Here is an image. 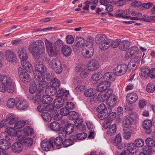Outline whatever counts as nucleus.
Here are the masks:
<instances>
[{
	"instance_id": "nucleus-57",
	"label": "nucleus",
	"mask_w": 155,
	"mask_h": 155,
	"mask_svg": "<svg viewBox=\"0 0 155 155\" xmlns=\"http://www.w3.org/2000/svg\"><path fill=\"white\" fill-rule=\"evenodd\" d=\"M102 74L98 72L94 73L92 76L91 78L93 81H97L102 78Z\"/></svg>"
},
{
	"instance_id": "nucleus-47",
	"label": "nucleus",
	"mask_w": 155,
	"mask_h": 155,
	"mask_svg": "<svg viewBox=\"0 0 155 155\" xmlns=\"http://www.w3.org/2000/svg\"><path fill=\"white\" fill-rule=\"evenodd\" d=\"M51 104H48L46 106L43 104H41L37 107V109L40 112H43L45 111H48Z\"/></svg>"
},
{
	"instance_id": "nucleus-12",
	"label": "nucleus",
	"mask_w": 155,
	"mask_h": 155,
	"mask_svg": "<svg viewBox=\"0 0 155 155\" xmlns=\"http://www.w3.org/2000/svg\"><path fill=\"white\" fill-rule=\"evenodd\" d=\"M16 108L20 110H23L27 108L28 104L26 100L18 99L15 103Z\"/></svg>"
},
{
	"instance_id": "nucleus-48",
	"label": "nucleus",
	"mask_w": 155,
	"mask_h": 155,
	"mask_svg": "<svg viewBox=\"0 0 155 155\" xmlns=\"http://www.w3.org/2000/svg\"><path fill=\"white\" fill-rule=\"evenodd\" d=\"M73 140L70 138L67 139L63 141V145L64 147H67L73 145L74 143Z\"/></svg>"
},
{
	"instance_id": "nucleus-61",
	"label": "nucleus",
	"mask_w": 155,
	"mask_h": 155,
	"mask_svg": "<svg viewBox=\"0 0 155 155\" xmlns=\"http://www.w3.org/2000/svg\"><path fill=\"white\" fill-rule=\"evenodd\" d=\"M89 73V69H85L81 71L80 74V76L82 78H85L87 76Z\"/></svg>"
},
{
	"instance_id": "nucleus-32",
	"label": "nucleus",
	"mask_w": 155,
	"mask_h": 155,
	"mask_svg": "<svg viewBox=\"0 0 155 155\" xmlns=\"http://www.w3.org/2000/svg\"><path fill=\"white\" fill-rule=\"evenodd\" d=\"M54 106L56 108H60L63 106L64 103V100L61 97L56 98L54 101Z\"/></svg>"
},
{
	"instance_id": "nucleus-64",
	"label": "nucleus",
	"mask_w": 155,
	"mask_h": 155,
	"mask_svg": "<svg viewBox=\"0 0 155 155\" xmlns=\"http://www.w3.org/2000/svg\"><path fill=\"white\" fill-rule=\"evenodd\" d=\"M144 149L146 154L148 155H152L154 151L153 148L150 147H145Z\"/></svg>"
},
{
	"instance_id": "nucleus-58",
	"label": "nucleus",
	"mask_w": 155,
	"mask_h": 155,
	"mask_svg": "<svg viewBox=\"0 0 155 155\" xmlns=\"http://www.w3.org/2000/svg\"><path fill=\"white\" fill-rule=\"evenodd\" d=\"M108 110L107 108L106 107L105 105L104 104H101L99 105L97 109V112H101L102 111H107Z\"/></svg>"
},
{
	"instance_id": "nucleus-54",
	"label": "nucleus",
	"mask_w": 155,
	"mask_h": 155,
	"mask_svg": "<svg viewBox=\"0 0 155 155\" xmlns=\"http://www.w3.org/2000/svg\"><path fill=\"white\" fill-rule=\"evenodd\" d=\"M82 123V122H81L80 121L74 123L75 126L78 130H84L85 129V125Z\"/></svg>"
},
{
	"instance_id": "nucleus-29",
	"label": "nucleus",
	"mask_w": 155,
	"mask_h": 155,
	"mask_svg": "<svg viewBox=\"0 0 155 155\" xmlns=\"http://www.w3.org/2000/svg\"><path fill=\"white\" fill-rule=\"evenodd\" d=\"M114 145L119 149H121L123 147V144L121 141V138L120 134L117 135L114 140Z\"/></svg>"
},
{
	"instance_id": "nucleus-15",
	"label": "nucleus",
	"mask_w": 155,
	"mask_h": 155,
	"mask_svg": "<svg viewBox=\"0 0 155 155\" xmlns=\"http://www.w3.org/2000/svg\"><path fill=\"white\" fill-rule=\"evenodd\" d=\"M5 138L10 140H12L14 137V136L16 134V131L13 128L11 127L9 129H5Z\"/></svg>"
},
{
	"instance_id": "nucleus-40",
	"label": "nucleus",
	"mask_w": 155,
	"mask_h": 155,
	"mask_svg": "<svg viewBox=\"0 0 155 155\" xmlns=\"http://www.w3.org/2000/svg\"><path fill=\"white\" fill-rule=\"evenodd\" d=\"M63 44V41L59 39L57 40L54 44V48L55 53H56V56L57 55V53L58 52L59 50L60 47Z\"/></svg>"
},
{
	"instance_id": "nucleus-24",
	"label": "nucleus",
	"mask_w": 155,
	"mask_h": 155,
	"mask_svg": "<svg viewBox=\"0 0 155 155\" xmlns=\"http://www.w3.org/2000/svg\"><path fill=\"white\" fill-rule=\"evenodd\" d=\"M46 79L48 81H51V86L53 87H58L61 85L60 81L59 79L56 78H52L49 74L47 76Z\"/></svg>"
},
{
	"instance_id": "nucleus-7",
	"label": "nucleus",
	"mask_w": 155,
	"mask_h": 155,
	"mask_svg": "<svg viewBox=\"0 0 155 155\" xmlns=\"http://www.w3.org/2000/svg\"><path fill=\"white\" fill-rule=\"evenodd\" d=\"M127 69V65L122 64L117 66L114 70V73L115 75L121 76L126 72Z\"/></svg>"
},
{
	"instance_id": "nucleus-18",
	"label": "nucleus",
	"mask_w": 155,
	"mask_h": 155,
	"mask_svg": "<svg viewBox=\"0 0 155 155\" xmlns=\"http://www.w3.org/2000/svg\"><path fill=\"white\" fill-rule=\"evenodd\" d=\"M117 102V98L116 96L112 94L108 95L106 100L107 105L110 107H114L116 105Z\"/></svg>"
},
{
	"instance_id": "nucleus-11",
	"label": "nucleus",
	"mask_w": 155,
	"mask_h": 155,
	"mask_svg": "<svg viewBox=\"0 0 155 155\" xmlns=\"http://www.w3.org/2000/svg\"><path fill=\"white\" fill-rule=\"evenodd\" d=\"M50 138L49 139V141L47 140H44L41 143V146L42 150L43 151H48L51 148H54V146L52 143L50 141Z\"/></svg>"
},
{
	"instance_id": "nucleus-28",
	"label": "nucleus",
	"mask_w": 155,
	"mask_h": 155,
	"mask_svg": "<svg viewBox=\"0 0 155 155\" xmlns=\"http://www.w3.org/2000/svg\"><path fill=\"white\" fill-rule=\"evenodd\" d=\"M104 127L105 128L107 129V133L108 135L110 136L114 135L116 133L117 130V127L116 124H114L110 125L108 128L107 126L105 124Z\"/></svg>"
},
{
	"instance_id": "nucleus-62",
	"label": "nucleus",
	"mask_w": 155,
	"mask_h": 155,
	"mask_svg": "<svg viewBox=\"0 0 155 155\" xmlns=\"http://www.w3.org/2000/svg\"><path fill=\"white\" fill-rule=\"evenodd\" d=\"M128 49L130 53H131V54L133 55L137 54V53L138 52L139 50L138 48L135 46H134L130 47Z\"/></svg>"
},
{
	"instance_id": "nucleus-60",
	"label": "nucleus",
	"mask_w": 155,
	"mask_h": 155,
	"mask_svg": "<svg viewBox=\"0 0 155 155\" xmlns=\"http://www.w3.org/2000/svg\"><path fill=\"white\" fill-rule=\"evenodd\" d=\"M70 111L66 107L61 109L60 110V114L62 116H66L69 114Z\"/></svg>"
},
{
	"instance_id": "nucleus-17",
	"label": "nucleus",
	"mask_w": 155,
	"mask_h": 155,
	"mask_svg": "<svg viewBox=\"0 0 155 155\" xmlns=\"http://www.w3.org/2000/svg\"><path fill=\"white\" fill-rule=\"evenodd\" d=\"M140 60L137 58H135L132 59L129 63L127 66V69L128 68L130 71L132 70L135 69L137 67Z\"/></svg>"
},
{
	"instance_id": "nucleus-56",
	"label": "nucleus",
	"mask_w": 155,
	"mask_h": 155,
	"mask_svg": "<svg viewBox=\"0 0 155 155\" xmlns=\"http://www.w3.org/2000/svg\"><path fill=\"white\" fill-rule=\"evenodd\" d=\"M15 100L13 98H10L7 101V106L9 108H12L15 105Z\"/></svg>"
},
{
	"instance_id": "nucleus-53",
	"label": "nucleus",
	"mask_w": 155,
	"mask_h": 155,
	"mask_svg": "<svg viewBox=\"0 0 155 155\" xmlns=\"http://www.w3.org/2000/svg\"><path fill=\"white\" fill-rule=\"evenodd\" d=\"M120 39L119 38L117 39L116 40L111 41L110 43V46L113 48H117L120 45Z\"/></svg>"
},
{
	"instance_id": "nucleus-13",
	"label": "nucleus",
	"mask_w": 155,
	"mask_h": 155,
	"mask_svg": "<svg viewBox=\"0 0 155 155\" xmlns=\"http://www.w3.org/2000/svg\"><path fill=\"white\" fill-rule=\"evenodd\" d=\"M68 117L71 120H75L74 123L78 121H80L81 122H83V119L79 117V114L74 111H70L68 115Z\"/></svg>"
},
{
	"instance_id": "nucleus-33",
	"label": "nucleus",
	"mask_w": 155,
	"mask_h": 155,
	"mask_svg": "<svg viewBox=\"0 0 155 155\" xmlns=\"http://www.w3.org/2000/svg\"><path fill=\"white\" fill-rule=\"evenodd\" d=\"M63 140L60 137H58L55 139L54 137H52L50 138V141L53 144L54 143L55 145L60 147L63 144Z\"/></svg>"
},
{
	"instance_id": "nucleus-31",
	"label": "nucleus",
	"mask_w": 155,
	"mask_h": 155,
	"mask_svg": "<svg viewBox=\"0 0 155 155\" xmlns=\"http://www.w3.org/2000/svg\"><path fill=\"white\" fill-rule=\"evenodd\" d=\"M61 52L65 56H69L71 54L72 50L71 47L67 45H63L62 47Z\"/></svg>"
},
{
	"instance_id": "nucleus-41",
	"label": "nucleus",
	"mask_w": 155,
	"mask_h": 155,
	"mask_svg": "<svg viewBox=\"0 0 155 155\" xmlns=\"http://www.w3.org/2000/svg\"><path fill=\"white\" fill-rule=\"evenodd\" d=\"M110 40H107L104 42L100 43L99 44V47L101 50H105L108 49L110 47Z\"/></svg>"
},
{
	"instance_id": "nucleus-1",
	"label": "nucleus",
	"mask_w": 155,
	"mask_h": 155,
	"mask_svg": "<svg viewBox=\"0 0 155 155\" xmlns=\"http://www.w3.org/2000/svg\"><path fill=\"white\" fill-rule=\"evenodd\" d=\"M29 48L31 53L36 59L38 60L41 56L42 60L49 65V63L51 60L45 53V44L42 40L36 41L29 45Z\"/></svg>"
},
{
	"instance_id": "nucleus-5",
	"label": "nucleus",
	"mask_w": 155,
	"mask_h": 155,
	"mask_svg": "<svg viewBox=\"0 0 155 155\" xmlns=\"http://www.w3.org/2000/svg\"><path fill=\"white\" fill-rule=\"evenodd\" d=\"M49 65L57 74H60L62 71L61 63L58 59H53L51 60L49 63Z\"/></svg>"
},
{
	"instance_id": "nucleus-16",
	"label": "nucleus",
	"mask_w": 155,
	"mask_h": 155,
	"mask_svg": "<svg viewBox=\"0 0 155 155\" xmlns=\"http://www.w3.org/2000/svg\"><path fill=\"white\" fill-rule=\"evenodd\" d=\"M5 55L9 62H16L17 58L13 51L10 50H7L5 52Z\"/></svg>"
},
{
	"instance_id": "nucleus-46",
	"label": "nucleus",
	"mask_w": 155,
	"mask_h": 155,
	"mask_svg": "<svg viewBox=\"0 0 155 155\" xmlns=\"http://www.w3.org/2000/svg\"><path fill=\"white\" fill-rule=\"evenodd\" d=\"M41 116L43 120L46 122H49L51 120V114L47 112H43L41 114Z\"/></svg>"
},
{
	"instance_id": "nucleus-44",
	"label": "nucleus",
	"mask_w": 155,
	"mask_h": 155,
	"mask_svg": "<svg viewBox=\"0 0 155 155\" xmlns=\"http://www.w3.org/2000/svg\"><path fill=\"white\" fill-rule=\"evenodd\" d=\"M21 140V142L24 143L27 147H30L31 146L33 143V140L32 138L29 137Z\"/></svg>"
},
{
	"instance_id": "nucleus-63",
	"label": "nucleus",
	"mask_w": 155,
	"mask_h": 155,
	"mask_svg": "<svg viewBox=\"0 0 155 155\" xmlns=\"http://www.w3.org/2000/svg\"><path fill=\"white\" fill-rule=\"evenodd\" d=\"M135 143L137 148H138V147H141L144 145V141L143 140L138 139L135 140Z\"/></svg>"
},
{
	"instance_id": "nucleus-9",
	"label": "nucleus",
	"mask_w": 155,
	"mask_h": 155,
	"mask_svg": "<svg viewBox=\"0 0 155 155\" xmlns=\"http://www.w3.org/2000/svg\"><path fill=\"white\" fill-rule=\"evenodd\" d=\"M94 49L93 45H91L89 47L86 46L82 51V53L84 57L86 58H89L93 55Z\"/></svg>"
},
{
	"instance_id": "nucleus-19",
	"label": "nucleus",
	"mask_w": 155,
	"mask_h": 155,
	"mask_svg": "<svg viewBox=\"0 0 155 155\" xmlns=\"http://www.w3.org/2000/svg\"><path fill=\"white\" fill-rule=\"evenodd\" d=\"M127 102L130 104H132L135 102L138 99L137 94L135 93H131L128 94L126 96Z\"/></svg>"
},
{
	"instance_id": "nucleus-59",
	"label": "nucleus",
	"mask_w": 155,
	"mask_h": 155,
	"mask_svg": "<svg viewBox=\"0 0 155 155\" xmlns=\"http://www.w3.org/2000/svg\"><path fill=\"white\" fill-rule=\"evenodd\" d=\"M37 87L35 83L31 84L29 90V92L31 94H34L36 91Z\"/></svg>"
},
{
	"instance_id": "nucleus-39",
	"label": "nucleus",
	"mask_w": 155,
	"mask_h": 155,
	"mask_svg": "<svg viewBox=\"0 0 155 155\" xmlns=\"http://www.w3.org/2000/svg\"><path fill=\"white\" fill-rule=\"evenodd\" d=\"M50 128L55 132H57L61 127V124L56 121L51 122L50 124Z\"/></svg>"
},
{
	"instance_id": "nucleus-27",
	"label": "nucleus",
	"mask_w": 155,
	"mask_h": 155,
	"mask_svg": "<svg viewBox=\"0 0 155 155\" xmlns=\"http://www.w3.org/2000/svg\"><path fill=\"white\" fill-rule=\"evenodd\" d=\"M11 147L10 142L7 139H1L0 140V148L2 149L8 150Z\"/></svg>"
},
{
	"instance_id": "nucleus-42",
	"label": "nucleus",
	"mask_w": 155,
	"mask_h": 155,
	"mask_svg": "<svg viewBox=\"0 0 155 155\" xmlns=\"http://www.w3.org/2000/svg\"><path fill=\"white\" fill-rule=\"evenodd\" d=\"M53 100V98L49 95H44L42 97L41 102L43 104H49Z\"/></svg>"
},
{
	"instance_id": "nucleus-34",
	"label": "nucleus",
	"mask_w": 155,
	"mask_h": 155,
	"mask_svg": "<svg viewBox=\"0 0 155 155\" xmlns=\"http://www.w3.org/2000/svg\"><path fill=\"white\" fill-rule=\"evenodd\" d=\"M18 53L19 58L21 59L26 60L28 58L26 50L24 48L19 49Z\"/></svg>"
},
{
	"instance_id": "nucleus-8",
	"label": "nucleus",
	"mask_w": 155,
	"mask_h": 155,
	"mask_svg": "<svg viewBox=\"0 0 155 155\" xmlns=\"http://www.w3.org/2000/svg\"><path fill=\"white\" fill-rule=\"evenodd\" d=\"M142 74L145 77H150L153 78H155V68H150L149 67L147 66L143 69Z\"/></svg>"
},
{
	"instance_id": "nucleus-45",
	"label": "nucleus",
	"mask_w": 155,
	"mask_h": 155,
	"mask_svg": "<svg viewBox=\"0 0 155 155\" xmlns=\"http://www.w3.org/2000/svg\"><path fill=\"white\" fill-rule=\"evenodd\" d=\"M96 91L95 89L90 88L85 91L84 92V95L87 97H90L95 94Z\"/></svg>"
},
{
	"instance_id": "nucleus-20",
	"label": "nucleus",
	"mask_w": 155,
	"mask_h": 155,
	"mask_svg": "<svg viewBox=\"0 0 155 155\" xmlns=\"http://www.w3.org/2000/svg\"><path fill=\"white\" fill-rule=\"evenodd\" d=\"M111 110H109L108 108V114L107 115V117L106 119V121L104 122V124L107 125L109 123L114 120L116 117V114L115 112H111Z\"/></svg>"
},
{
	"instance_id": "nucleus-4",
	"label": "nucleus",
	"mask_w": 155,
	"mask_h": 155,
	"mask_svg": "<svg viewBox=\"0 0 155 155\" xmlns=\"http://www.w3.org/2000/svg\"><path fill=\"white\" fill-rule=\"evenodd\" d=\"M0 80L2 84L6 86L8 92L12 93L13 92L14 87L13 81L10 77L1 75H0Z\"/></svg>"
},
{
	"instance_id": "nucleus-37",
	"label": "nucleus",
	"mask_w": 155,
	"mask_h": 155,
	"mask_svg": "<svg viewBox=\"0 0 155 155\" xmlns=\"http://www.w3.org/2000/svg\"><path fill=\"white\" fill-rule=\"evenodd\" d=\"M57 88L52 86H49L47 87L45 89V92L49 95L53 96L57 93Z\"/></svg>"
},
{
	"instance_id": "nucleus-22",
	"label": "nucleus",
	"mask_w": 155,
	"mask_h": 155,
	"mask_svg": "<svg viewBox=\"0 0 155 155\" xmlns=\"http://www.w3.org/2000/svg\"><path fill=\"white\" fill-rule=\"evenodd\" d=\"M88 65V69L91 71L96 70L99 67V62L96 60L93 59L90 61Z\"/></svg>"
},
{
	"instance_id": "nucleus-36",
	"label": "nucleus",
	"mask_w": 155,
	"mask_h": 155,
	"mask_svg": "<svg viewBox=\"0 0 155 155\" xmlns=\"http://www.w3.org/2000/svg\"><path fill=\"white\" fill-rule=\"evenodd\" d=\"M95 40L97 43H103L108 40L107 37L104 34H99L97 35L95 37Z\"/></svg>"
},
{
	"instance_id": "nucleus-21",
	"label": "nucleus",
	"mask_w": 155,
	"mask_h": 155,
	"mask_svg": "<svg viewBox=\"0 0 155 155\" xmlns=\"http://www.w3.org/2000/svg\"><path fill=\"white\" fill-rule=\"evenodd\" d=\"M125 147L126 148L127 152L135 153L137 152L138 149L135 144L133 143H130L125 144Z\"/></svg>"
},
{
	"instance_id": "nucleus-35",
	"label": "nucleus",
	"mask_w": 155,
	"mask_h": 155,
	"mask_svg": "<svg viewBox=\"0 0 155 155\" xmlns=\"http://www.w3.org/2000/svg\"><path fill=\"white\" fill-rule=\"evenodd\" d=\"M130 45V42L127 40H124L121 41H120L119 47V49L122 51H126Z\"/></svg>"
},
{
	"instance_id": "nucleus-23",
	"label": "nucleus",
	"mask_w": 155,
	"mask_h": 155,
	"mask_svg": "<svg viewBox=\"0 0 155 155\" xmlns=\"http://www.w3.org/2000/svg\"><path fill=\"white\" fill-rule=\"evenodd\" d=\"M12 151L15 153H20L23 150L22 144L20 142L14 143L12 146Z\"/></svg>"
},
{
	"instance_id": "nucleus-14",
	"label": "nucleus",
	"mask_w": 155,
	"mask_h": 155,
	"mask_svg": "<svg viewBox=\"0 0 155 155\" xmlns=\"http://www.w3.org/2000/svg\"><path fill=\"white\" fill-rule=\"evenodd\" d=\"M104 79L105 81H102L99 84H102L103 83L104 84L107 85L108 84H109V87H110V81H113L114 80V76L112 73L111 72H107L104 75Z\"/></svg>"
},
{
	"instance_id": "nucleus-51",
	"label": "nucleus",
	"mask_w": 155,
	"mask_h": 155,
	"mask_svg": "<svg viewBox=\"0 0 155 155\" xmlns=\"http://www.w3.org/2000/svg\"><path fill=\"white\" fill-rule=\"evenodd\" d=\"M25 123V121L24 120L18 121L15 124L14 127L16 129L21 128L24 126Z\"/></svg>"
},
{
	"instance_id": "nucleus-50",
	"label": "nucleus",
	"mask_w": 155,
	"mask_h": 155,
	"mask_svg": "<svg viewBox=\"0 0 155 155\" xmlns=\"http://www.w3.org/2000/svg\"><path fill=\"white\" fill-rule=\"evenodd\" d=\"M75 42L82 47L84 45L85 40L84 38L81 37L77 36Z\"/></svg>"
},
{
	"instance_id": "nucleus-10",
	"label": "nucleus",
	"mask_w": 155,
	"mask_h": 155,
	"mask_svg": "<svg viewBox=\"0 0 155 155\" xmlns=\"http://www.w3.org/2000/svg\"><path fill=\"white\" fill-rule=\"evenodd\" d=\"M45 43L47 50L49 52V55L52 57H56V53L54 52L52 43L47 39L45 40Z\"/></svg>"
},
{
	"instance_id": "nucleus-25",
	"label": "nucleus",
	"mask_w": 155,
	"mask_h": 155,
	"mask_svg": "<svg viewBox=\"0 0 155 155\" xmlns=\"http://www.w3.org/2000/svg\"><path fill=\"white\" fill-rule=\"evenodd\" d=\"M87 137V134L84 132H82L77 134L76 135H72L70 136V138L73 140L74 142H76L78 140L84 139Z\"/></svg>"
},
{
	"instance_id": "nucleus-55",
	"label": "nucleus",
	"mask_w": 155,
	"mask_h": 155,
	"mask_svg": "<svg viewBox=\"0 0 155 155\" xmlns=\"http://www.w3.org/2000/svg\"><path fill=\"white\" fill-rule=\"evenodd\" d=\"M97 117L99 118L101 120H103L104 119L106 120L107 117V115L108 114V111H102L101 112H98Z\"/></svg>"
},
{
	"instance_id": "nucleus-26",
	"label": "nucleus",
	"mask_w": 155,
	"mask_h": 155,
	"mask_svg": "<svg viewBox=\"0 0 155 155\" xmlns=\"http://www.w3.org/2000/svg\"><path fill=\"white\" fill-rule=\"evenodd\" d=\"M18 120V118L12 113L9 114L6 116V120L10 125L14 124Z\"/></svg>"
},
{
	"instance_id": "nucleus-6",
	"label": "nucleus",
	"mask_w": 155,
	"mask_h": 155,
	"mask_svg": "<svg viewBox=\"0 0 155 155\" xmlns=\"http://www.w3.org/2000/svg\"><path fill=\"white\" fill-rule=\"evenodd\" d=\"M18 73L20 78L22 82L27 83L30 81L31 78L30 75L22 68H19Z\"/></svg>"
},
{
	"instance_id": "nucleus-43",
	"label": "nucleus",
	"mask_w": 155,
	"mask_h": 155,
	"mask_svg": "<svg viewBox=\"0 0 155 155\" xmlns=\"http://www.w3.org/2000/svg\"><path fill=\"white\" fill-rule=\"evenodd\" d=\"M132 130L128 128H125L123 129V136L126 139H128L131 136Z\"/></svg>"
},
{
	"instance_id": "nucleus-38",
	"label": "nucleus",
	"mask_w": 155,
	"mask_h": 155,
	"mask_svg": "<svg viewBox=\"0 0 155 155\" xmlns=\"http://www.w3.org/2000/svg\"><path fill=\"white\" fill-rule=\"evenodd\" d=\"M43 92L42 91H37L36 95L33 97V102L35 104H39L41 101V95L43 94Z\"/></svg>"
},
{
	"instance_id": "nucleus-52",
	"label": "nucleus",
	"mask_w": 155,
	"mask_h": 155,
	"mask_svg": "<svg viewBox=\"0 0 155 155\" xmlns=\"http://www.w3.org/2000/svg\"><path fill=\"white\" fill-rule=\"evenodd\" d=\"M74 125L73 124L71 123L68 124L65 129L67 134H69L72 133L74 130Z\"/></svg>"
},
{
	"instance_id": "nucleus-2",
	"label": "nucleus",
	"mask_w": 155,
	"mask_h": 155,
	"mask_svg": "<svg viewBox=\"0 0 155 155\" xmlns=\"http://www.w3.org/2000/svg\"><path fill=\"white\" fill-rule=\"evenodd\" d=\"M34 65L36 68V70L34 71V75L36 81L39 83L40 86L43 84H41L46 83L45 78L43 74H45L47 72V69L46 66L41 62L36 59L34 63Z\"/></svg>"
},
{
	"instance_id": "nucleus-30",
	"label": "nucleus",
	"mask_w": 155,
	"mask_h": 155,
	"mask_svg": "<svg viewBox=\"0 0 155 155\" xmlns=\"http://www.w3.org/2000/svg\"><path fill=\"white\" fill-rule=\"evenodd\" d=\"M143 127L147 130H149L146 133L148 134H150L151 131L150 129L152 126V122L151 120H145L143 123Z\"/></svg>"
},
{
	"instance_id": "nucleus-49",
	"label": "nucleus",
	"mask_w": 155,
	"mask_h": 155,
	"mask_svg": "<svg viewBox=\"0 0 155 155\" xmlns=\"http://www.w3.org/2000/svg\"><path fill=\"white\" fill-rule=\"evenodd\" d=\"M57 131L58 133L59 137H60L62 138H65L67 134L65 128L64 127H61Z\"/></svg>"
},
{
	"instance_id": "nucleus-3",
	"label": "nucleus",
	"mask_w": 155,
	"mask_h": 155,
	"mask_svg": "<svg viewBox=\"0 0 155 155\" xmlns=\"http://www.w3.org/2000/svg\"><path fill=\"white\" fill-rule=\"evenodd\" d=\"M97 90L100 93L97 96L98 100L101 102H103L107 99V96L111 94L113 92V90L109 87V84L107 85L99 84L97 87Z\"/></svg>"
}]
</instances>
